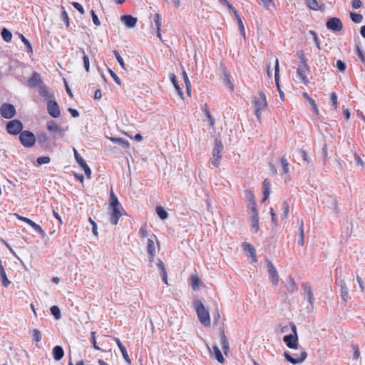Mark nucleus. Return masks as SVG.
<instances>
[{"instance_id":"f257e3e1","label":"nucleus","mask_w":365,"mask_h":365,"mask_svg":"<svg viewBox=\"0 0 365 365\" xmlns=\"http://www.w3.org/2000/svg\"><path fill=\"white\" fill-rule=\"evenodd\" d=\"M194 306L198 319L201 324H202L205 327H209L210 325V314L208 311L205 309L202 302L199 299H195L194 301Z\"/></svg>"},{"instance_id":"f03ea898","label":"nucleus","mask_w":365,"mask_h":365,"mask_svg":"<svg viewBox=\"0 0 365 365\" xmlns=\"http://www.w3.org/2000/svg\"><path fill=\"white\" fill-rule=\"evenodd\" d=\"M252 103L255 106V113L258 119L261 116V111L267 106L266 96L263 91H259L258 95L253 97Z\"/></svg>"},{"instance_id":"7ed1b4c3","label":"nucleus","mask_w":365,"mask_h":365,"mask_svg":"<svg viewBox=\"0 0 365 365\" xmlns=\"http://www.w3.org/2000/svg\"><path fill=\"white\" fill-rule=\"evenodd\" d=\"M19 140L25 148H31L36 143V135L31 131L23 130L19 134Z\"/></svg>"},{"instance_id":"20e7f679","label":"nucleus","mask_w":365,"mask_h":365,"mask_svg":"<svg viewBox=\"0 0 365 365\" xmlns=\"http://www.w3.org/2000/svg\"><path fill=\"white\" fill-rule=\"evenodd\" d=\"M291 329L292 334L284 336L283 337V341L289 348L297 349L298 348V336L297 332V327L294 324H291Z\"/></svg>"},{"instance_id":"39448f33","label":"nucleus","mask_w":365,"mask_h":365,"mask_svg":"<svg viewBox=\"0 0 365 365\" xmlns=\"http://www.w3.org/2000/svg\"><path fill=\"white\" fill-rule=\"evenodd\" d=\"M223 150V145L220 140L216 139L215 140V145L212 150V158H211L212 164L218 168L220 165L221 153Z\"/></svg>"},{"instance_id":"423d86ee","label":"nucleus","mask_w":365,"mask_h":365,"mask_svg":"<svg viewBox=\"0 0 365 365\" xmlns=\"http://www.w3.org/2000/svg\"><path fill=\"white\" fill-rule=\"evenodd\" d=\"M6 129L9 134L16 135L23 131V124L19 120L14 119L7 123Z\"/></svg>"},{"instance_id":"0eeeda50","label":"nucleus","mask_w":365,"mask_h":365,"mask_svg":"<svg viewBox=\"0 0 365 365\" xmlns=\"http://www.w3.org/2000/svg\"><path fill=\"white\" fill-rule=\"evenodd\" d=\"M326 26L330 31L339 32L342 30L343 24L339 18L331 17L327 21Z\"/></svg>"},{"instance_id":"6e6552de","label":"nucleus","mask_w":365,"mask_h":365,"mask_svg":"<svg viewBox=\"0 0 365 365\" xmlns=\"http://www.w3.org/2000/svg\"><path fill=\"white\" fill-rule=\"evenodd\" d=\"M1 115L6 119L12 118L16 114V109L11 103H3L0 107Z\"/></svg>"},{"instance_id":"1a4fd4ad","label":"nucleus","mask_w":365,"mask_h":365,"mask_svg":"<svg viewBox=\"0 0 365 365\" xmlns=\"http://www.w3.org/2000/svg\"><path fill=\"white\" fill-rule=\"evenodd\" d=\"M284 356L287 361L297 364L303 362L306 359L307 354L305 350H302L299 354H295L294 357H292L288 352H284Z\"/></svg>"},{"instance_id":"9d476101","label":"nucleus","mask_w":365,"mask_h":365,"mask_svg":"<svg viewBox=\"0 0 365 365\" xmlns=\"http://www.w3.org/2000/svg\"><path fill=\"white\" fill-rule=\"evenodd\" d=\"M47 110L48 114L54 118L60 116V108L56 101H53V98L47 101Z\"/></svg>"},{"instance_id":"9b49d317","label":"nucleus","mask_w":365,"mask_h":365,"mask_svg":"<svg viewBox=\"0 0 365 365\" xmlns=\"http://www.w3.org/2000/svg\"><path fill=\"white\" fill-rule=\"evenodd\" d=\"M36 141H37L44 150H48L51 148L49 138L44 131H38L36 133Z\"/></svg>"},{"instance_id":"f8f14e48","label":"nucleus","mask_w":365,"mask_h":365,"mask_svg":"<svg viewBox=\"0 0 365 365\" xmlns=\"http://www.w3.org/2000/svg\"><path fill=\"white\" fill-rule=\"evenodd\" d=\"M74 157L76 162L79 164V165L83 169L86 175L90 178L91 175V170L88 165H87L86 160L82 158V156L78 153L76 148H73Z\"/></svg>"},{"instance_id":"ddd939ff","label":"nucleus","mask_w":365,"mask_h":365,"mask_svg":"<svg viewBox=\"0 0 365 365\" xmlns=\"http://www.w3.org/2000/svg\"><path fill=\"white\" fill-rule=\"evenodd\" d=\"M27 83L29 87L31 88H38L43 83L41 75L36 71H34L31 73V76L29 78Z\"/></svg>"},{"instance_id":"4468645a","label":"nucleus","mask_w":365,"mask_h":365,"mask_svg":"<svg viewBox=\"0 0 365 365\" xmlns=\"http://www.w3.org/2000/svg\"><path fill=\"white\" fill-rule=\"evenodd\" d=\"M123 211L122 208H110L109 212V221L113 225H115L118 224L120 217L123 215Z\"/></svg>"},{"instance_id":"2eb2a0df","label":"nucleus","mask_w":365,"mask_h":365,"mask_svg":"<svg viewBox=\"0 0 365 365\" xmlns=\"http://www.w3.org/2000/svg\"><path fill=\"white\" fill-rule=\"evenodd\" d=\"M242 247L243 250L247 253L248 257L251 258L252 262H256V250L254 246L248 242H243Z\"/></svg>"},{"instance_id":"dca6fc26","label":"nucleus","mask_w":365,"mask_h":365,"mask_svg":"<svg viewBox=\"0 0 365 365\" xmlns=\"http://www.w3.org/2000/svg\"><path fill=\"white\" fill-rule=\"evenodd\" d=\"M306 71H310V67L308 64H305V66H299L297 71V76L304 84H307L309 83V79L305 73Z\"/></svg>"},{"instance_id":"f3484780","label":"nucleus","mask_w":365,"mask_h":365,"mask_svg":"<svg viewBox=\"0 0 365 365\" xmlns=\"http://www.w3.org/2000/svg\"><path fill=\"white\" fill-rule=\"evenodd\" d=\"M121 21L128 27L133 28L135 26L138 19L131 15H123L120 18Z\"/></svg>"},{"instance_id":"a211bd4d","label":"nucleus","mask_w":365,"mask_h":365,"mask_svg":"<svg viewBox=\"0 0 365 365\" xmlns=\"http://www.w3.org/2000/svg\"><path fill=\"white\" fill-rule=\"evenodd\" d=\"M222 83L230 89V91H233L234 85L231 82L230 73L225 67L222 68Z\"/></svg>"},{"instance_id":"6ab92c4d","label":"nucleus","mask_w":365,"mask_h":365,"mask_svg":"<svg viewBox=\"0 0 365 365\" xmlns=\"http://www.w3.org/2000/svg\"><path fill=\"white\" fill-rule=\"evenodd\" d=\"M115 341L125 362L129 365L131 364V360L128 356L126 348L124 346V345L122 344V342L118 338H115Z\"/></svg>"},{"instance_id":"aec40b11","label":"nucleus","mask_w":365,"mask_h":365,"mask_svg":"<svg viewBox=\"0 0 365 365\" xmlns=\"http://www.w3.org/2000/svg\"><path fill=\"white\" fill-rule=\"evenodd\" d=\"M38 91L41 96L45 99H47L48 101L54 98L53 94L49 92L48 88L43 83L38 88Z\"/></svg>"},{"instance_id":"412c9836","label":"nucleus","mask_w":365,"mask_h":365,"mask_svg":"<svg viewBox=\"0 0 365 365\" xmlns=\"http://www.w3.org/2000/svg\"><path fill=\"white\" fill-rule=\"evenodd\" d=\"M302 288L304 292V294L307 296V299L310 304L312 306L314 304V297L312 290L310 285L307 283H304L302 284Z\"/></svg>"},{"instance_id":"4be33fe9","label":"nucleus","mask_w":365,"mask_h":365,"mask_svg":"<svg viewBox=\"0 0 365 365\" xmlns=\"http://www.w3.org/2000/svg\"><path fill=\"white\" fill-rule=\"evenodd\" d=\"M220 342H221L222 349L225 354H227L230 349V347H229V342L225 336V330L223 328L220 329Z\"/></svg>"},{"instance_id":"5701e85b","label":"nucleus","mask_w":365,"mask_h":365,"mask_svg":"<svg viewBox=\"0 0 365 365\" xmlns=\"http://www.w3.org/2000/svg\"><path fill=\"white\" fill-rule=\"evenodd\" d=\"M284 284L287 291L291 293L295 292L297 290V285L291 276L287 277L284 281Z\"/></svg>"},{"instance_id":"b1692460","label":"nucleus","mask_w":365,"mask_h":365,"mask_svg":"<svg viewBox=\"0 0 365 365\" xmlns=\"http://www.w3.org/2000/svg\"><path fill=\"white\" fill-rule=\"evenodd\" d=\"M305 1L307 7L312 10L323 11L324 9V4H322L321 5H319L317 0H305Z\"/></svg>"},{"instance_id":"393cba45","label":"nucleus","mask_w":365,"mask_h":365,"mask_svg":"<svg viewBox=\"0 0 365 365\" xmlns=\"http://www.w3.org/2000/svg\"><path fill=\"white\" fill-rule=\"evenodd\" d=\"M271 182L268 179H265L263 182V198L262 202L267 200L270 194Z\"/></svg>"},{"instance_id":"a878e982","label":"nucleus","mask_w":365,"mask_h":365,"mask_svg":"<svg viewBox=\"0 0 365 365\" xmlns=\"http://www.w3.org/2000/svg\"><path fill=\"white\" fill-rule=\"evenodd\" d=\"M64 355V351L61 346H56L53 349V356L56 361L61 360Z\"/></svg>"},{"instance_id":"bb28decb","label":"nucleus","mask_w":365,"mask_h":365,"mask_svg":"<svg viewBox=\"0 0 365 365\" xmlns=\"http://www.w3.org/2000/svg\"><path fill=\"white\" fill-rule=\"evenodd\" d=\"M245 197L248 202L247 205H250V206L256 205L255 195H254V192L251 190L247 189L245 190Z\"/></svg>"},{"instance_id":"cd10ccee","label":"nucleus","mask_w":365,"mask_h":365,"mask_svg":"<svg viewBox=\"0 0 365 365\" xmlns=\"http://www.w3.org/2000/svg\"><path fill=\"white\" fill-rule=\"evenodd\" d=\"M110 140L114 143H117V144L120 145L124 149H128L130 147V143H129L128 140H127L125 138H113H113H110Z\"/></svg>"},{"instance_id":"c85d7f7f","label":"nucleus","mask_w":365,"mask_h":365,"mask_svg":"<svg viewBox=\"0 0 365 365\" xmlns=\"http://www.w3.org/2000/svg\"><path fill=\"white\" fill-rule=\"evenodd\" d=\"M109 206H110V208H115V207H116V208H122V205L119 202L117 197L115 196V195L114 194L113 190H111V192H110V197Z\"/></svg>"},{"instance_id":"c756f323","label":"nucleus","mask_w":365,"mask_h":365,"mask_svg":"<svg viewBox=\"0 0 365 365\" xmlns=\"http://www.w3.org/2000/svg\"><path fill=\"white\" fill-rule=\"evenodd\" d=\"M170 79L171 82L173 83L175 88L178 91V95L182 98H183V92L182 91V90H181V88H180V86H179V84L178 83L176 76L174 73H170Z\"/></svg>"},{"instance_id":"7c9ffc66","label":"nucleus","mask_w":365,"mask_h":365,"mask_svg":"<svg viewBox=\"0 0 365 365\" xmlns=\"http://www.w3.org/2000/svg\"><path fill=\"white\" fill-rule=\"evenodd\" d=\"M46 128L48 131L52 133L59 132L61 130V127L54 120L48 121Z\"/></svg>"},{"instance_id":"2f4dec72","label":"nucleus","mask_w":365,"mask_h":365,"mask_svg":"<svg viewBox=\"0 0 365 365\" xmlns=\"http://www.w3.org/2000/svg\"><path fill=\"white\" fill-rule=\"evenodd\" d=\"M341 297L345 302H348L350 299L349 290L345 283H342L341 285Z\"/></svg>"},{"instance_id":"473e14b6","label":"nucleus","mask_w":365,"mask_h":365,"mask_svg":"<svg viewBox=\"0 0 365 365\" xmlns=\"http://www.w3.org/2000/svg\"><path fill=\"white\" fill-rule=\"evenodd\" d=\"M152 29L160 30L161 28V16L159 14H155L153 19V23H152Z\"/></svg>"},{"instance_id":"72a5a7b5","label":"nucleus","mask_w":365,"mask_h":365,"mask_svg":"<svg viewBox=\"0 0 365 365\" xmlns=\"http://www.w3.org/2000/svg\"><path fill=\"white\" fill-rule=\"evenodd\" d=\"M147 252L152 257H153L155 254V244L151 238L148 239Z\"/></svg>"},{"instance_id":"f704fd0d","label":"nucleus","mask_w":365,"mask_h":365,"mask_svg":"<svg viewBox=\"0 0 365 365\" xmlns=\"http://www.w3.org/2000/svg\"><path fill=\"white\" fill-rule=\"evenodd\" d=\"M249 210V215L250 217V220L259 219V214L256 208V205L250 206L247 205Z\"/></svg>"},{"instance_id":"c9c22d12","label":"nucleus","mask_w":365,"mask_h":365,"mask_svg":"<svg viewBox=\"0 0 365 365\" xmlns=\"http://www.w3.org/2000/svg\"><path fill=\"white\" fill-rule=\"evenodd\" d=\"M274 81L276 86L278 88V86H279V65L277 58L275 59L274 63Z\"/></svg>"},{"instance_id":"e433bc0d","label":"nucleus","mask_w":365,"mask_h":365,"mask_svg":"<svg viewBox=\"0 0 365 365\" xmlns=\"http://www.w3.org/2000/svg\"><path fill=\"white\" fill-rule=\"evenodd\" d=\"M28 225H29L37 233L40 234L41 236L43 237L46 235V232L41 228V227L33 220H31Z\"/></svg>"},{"instance_id":"4c0bfd02","label":"nucleus","mask_w":365,"mask_h":365,"mask_svg":"<svg viewBox=\"0 0 365 365\" xmlns=\"http://www.w3.org/2000/svg\"><path fill=\"white\" fill-rule=\"evenodd\" d=\"M280 163L282 168V174L288 173L289 170V164L284 156H282L280 158Z\"/></svg>"},{"instance_id":"58836bf2","label":"nucleus","mask_w":365,"mask_h":365,"mask_svg":"<svg viewBox=\"0 0 365 365\" xmlns=\"http://www.w3.org/2000/svg\"><path fill=\"white\" fill-rule=\"evenodd\" d=\"M200 280L197 275H192L191 277V286L194 291H197L200 288Z\"/></svg>"},{"instance_id":"ea45409f","label":"nucleus","mask_w":365,"mask_h":365,"mask_svg":"<svg viewBox=\"0 0 365 365\" xmlns=\"http://www.w3.org/2000/svg\"><path fill=\"white\" fill-rule=\"evenodd\" d=\"M156 213L161 220H165L168 217L167 211L161 206L156 207Z\"/></svg>"},{"instance_id":"a19ab883","label":"nucleus","mask_w":365,"mask_h":365,"mask_svg":"<svg viewBox=\"0 0 365 365\" xmlns=\"http://www.w3.org/2000/svg\"><path fill=\"white\" fill-rule=\"evenodd\" d=\"M1 34L3 39L6 42H10L11 41L12 34L7 29L3 28L1 30Z\"/></svg>"},{"instance_id":"79ce46f5","label":"nucleus","mask_w":365,"mask_h":365,"mask_svg":"<svg viewBox=\"0 0 365 365\" xmlns=\"http://www.w3.org/2000/svg\"><path fill=\"white\" fill-rule=\"evenodd\" d=\"M79 51L83 54V65L86 71L87 72L90 70V62L88 56L85 53V51L83 48H80Z\"/></svg>"},{"instance_id":"37998d69","label":"nucleus","mask_w":365,"mask_h":365,"mask_svg":"<svg viewBox=\"0 0 365 365\" xmlns=\"http://www.w3.org/2000/svg\"><path fill=\"white\" fill-rule=\"evenodd\" d=\"M281 217L282 218H287L289 211V206L287 202H283L281 207Z\"/></svg>"},{"instance_id":"c03bdc74","label":"nucleus","mask_w":365,"mask_h":365,"mask_svg":"<svg viewBox=\"0 0 365 365\" xmlns=\"http://www.w3.org/2000/svg\"><path fill=\"white\" fill-rule=\"evenodd\" d=\"M202 110H203L205 115H206V117L207 118L208 120L210 121V125H214L215 120H214V119L212 117V115H211V113L210 112V110H209V107H208V106L207 104L204 105Z\"/></svg>"},{"instance_id":"a18cd8bd","label":"nucleus","mask_w":365,"mask_h":365,"mask_svg":"<svg viewBox=\"0 0 365 365\" xmlns=\"http://www.w3.org/2000/svg\"><path fill=\"white\" fill-rule=\"evenodd\" d=\"M265 267L267 268V272L269 274H277V271L274 266V264L269 260H265Z\"/></svg>"},{"instance_id":"49530a36","label":"nucleus","mask_w":365,"mask_h":365,"mask_svg":"<svg viewBox=\"0 0 365 365\" xmlns=\"http://www.w3.org/2000/svg\"><path fill=\"white\" fill-rule=\"evenodd\" d=\"M303 221H301L299 231V239L297 240V244L299 246L304 245V229H303Z\"/></svg>"},{"instance_id":"de8ad7c7","label":"nucleus","mask_w":365,"mask_h":365,"mask_svg":"<svg viewBox=\"0 0 365 365\" xmlns=\"http://www.w3.org/2000/svg\"><path fill=\"white\" fill-rule=\"evenodd\" d=\"M213 350H214V353H215L216 359L220 363H223L225 361V359H224L220 350L219 349V348L217 346H214Z\"/></svg>"},{"instance_id":"09e8293b","label":"nucleus","mask_w":365,"mask_h":365,"mask_svg":"<svg viewBox=\"0 0 365 365\" xmlns=\"http://www.w3.org/2000/svg\"><path fill=\"white\" fill-rule=\"evenodd\" d=\"M303 96L307 99V101L312 106L313 110L317 114L319 110H318L317 106L316 104L315 101L313 98H312L307 93H304Z\"/></svg>"},{"instance_id":"8fccbe9b","label":"nucleus","mask_w":365,"mask_h":365,"mask_svg":"<svg viewBox=\"0 0 365 365\" xmlns=\"http://www.w3.org/2000/svg\"><path fill=\"white\" fill-rule=\"evenodd\" d=\"M350 17H351V21L355 24H359L363 20V16L359 14H356V13L351 12L350 14Z\"/></svg>"},{"instance_id":"3c124183","label":"nucleus","mask_w":365,"mask_h":365,"mask_svg":"<svg viewBox=\"0 0 365 365\" xmlns=\"http://www.w3.org/2000/svg\"><path fill=\"white\" fill-rule=\"evenodd\" d=\"M251 222V230L253 233H257L259 230V219L252 220Z\"/></svg>"},{"instance_id":"603ef678","label":"nucleus","mask_w":365,"mask_h":365,"mask_svg":"<svg viewBox=\"0 0 365 365\" xmlns=\"http://www.w3.org/2000/svg\"><path fill=\"white\" fill-rule=\"evenodd\" d=\"M51 312L56 319H59L61 318V311L57 306H52L51 307Z\"/></svg>"},{"instance_id":"864d4df0","label":"nucleus","mask_w":365,"mask_h":365,"mask_svg":"<svg viewBox=\"0 0 365 365\" xmlns=\"http://www.w3.org/2000/svg\"><path fill=\"white\" fill-rule=\"evenodd\" d=\"M19 36L22 41V42L24 43V45L26 46V47L28 49V52L29 53H33V50H32V46H31V43L29 42V41L26 38L24 35L22 34H19Z\"/></svg>"},{"instance_id":"5fc2aeb1","label":"nucleus","mask_w":365,"mask_h":365,"mask_svg":"<svg viewBox=\"0 0 365 365\" xmlns=\"http://www.w3.org/2000/svg\"><path fill=\"white\" fill-rule=\"evenodd\" d=\"M32 337H33V340L36 341V342H38L41 340V331L37 329H34L32 330Z\"/></svg>"},{"instance_id":"6e6d98bb","label":"nucleus","mask_w":365,"mask_h":365,"mask_svg":"<svg viewBox=\"0 0 365 365\" xmlns=\"http://www.w3.org/2000/svg\"><path fill=\"white\" fill-rule=\"evenodd\" d=\"M115 57L116 58V60L118 61V62L119 63V64L120 65V66L125 69V63H124V61L123 59V58L121 57V56L120 55V53H118V51L116 50H114L113 51Z\"/></svg>"},{"instance_id":"4d7b16f0","label":"nucleus","mask_w":365,"mask_h":365,"mask_svg":"<svg viewBox=\"0 0 365 365\" xmlns=\"http://www.w3.org/2000/svg\"><path fill=\"white\" fill-rule=\"evenodd\" d=\"M351 348L354 351L353 358H354V359L356 360L360 357V351H359V346L355 344H351Z\"/></svg>"},{"instance_id":"13d9d810","label":"nucleus","mask_w":365,"mask_h":365,"mask_svg":"<svg viewBox=\"0 0 365 365\" xmlns=\"http://www.w3.org/2000/svg\"><path fill=\"white\" fill-rule=\"evenodd\" d=\"M156 266L158 268L160 274H167L165 265L163 262L160 259H158Z\"/></svg>"},{"instance_id":"bf43d9fd","label":"nucleus","mask_w":365,"mask_h":365,"mask_svg":"<svg viewBox=\"0 0 365 365\" xmlns=\"http://www.w3.org/2000/svg\"><path fill=\"white\" fill-rule=\"evenodd\" d=\"M108 73L111 76V77L113 78L114 81L118 84L119 86L121 85V81L120 78L116 75V73L110 68H108Z\"/></svg>"},{"instance_id":"052dcab7","label":"nucleus","mask_w":365,"mask_h":365,"mask_svg":"<svg viewBox=\"0 0 365 365\" xmlns=\"http://www.w3.org/2000/svg\"><path fill=\"white\" fill-rule=\"evenodd\" d=\"M62 9H63V11H62V14H61V19L66 24V26L69 27V18H68V15L67 12L66 11V10L64 9V8L62 7Z\"/></svg>"},{"instance_id":"680f3d73","label":"nucleus","mask_w":365,"mask_h":365,"mask_svg":"<svg viewBox=\"0 0 365 365\" xmlns=\"http://www.w3.org/2000/svg\"><path fill=\"white\" fill-rule=\"evenodd\" d=\"M50 160H51V159L48 156H41V157L37 158V159H36V162L39 165L47 164L50 162Z\"/></svg>"},{"instance_id":"e2e57ef3","label":"nucleus","mask_w":365,"mask_h":365,"mask_svg":"<svg viewBox=\"0 0 365 365\" xmlns=\"http://www.w3.org/2000/svg\"><path fill=\"white\" fill-rule=\"evenodd\" d=\"M182 75H183L185 83L186 85L187 91L189 93L190 91V88H191L190 82L189 81L188 76H187V75L185 71H183Z\"/></svg>"},{"instance_id":"0e129e2a","label":"nucleus","mask_w":365,"mask_h":365,"mask_svg":"<svg viewBox=\"0 0 365 365\" xmlns=\"http://www.w3.org/2000/svg\"><path fill=\"white\" fill-rule=\"evenodd\" d=\"M91 16H92V20H93V24L96 26H100L101 25V21H100L98 16L96 15V12L93 10H91Z\"/></svg>"},{"instance_id":"69168bd1","label":"nucleus","mask_w":365,"mask_h":365,"mask_svg":"<svg viewBox=\"0 0 365 365\" xmlns=\"http://www.w3.org/2000/svg\"><path fill=\"white\" fill-rule=\"evenodd\" d=\"M330 101H331V105L336 109L337 108V96H336V93L333 92L331 93Z\"/></svg>"},{"instance_id":"338daca9","label":"nucleus","mask_w":365,"mask_h":365,"mask_svg":"<svg viewBox=\"0 0 365 365\" xmlns=\"http://www.w3.org/2000/svg\"><path fill=\"white\" fill-rule=\"evenodd\" d=\"M336 66L340 71L342 72L344 71L346 69V64L341 60H338L336 61Z\"/></svg>"},{"instance_id":"774afa93","label":"nucleus","mask_w":365,"mask_h":365,"mask_svg":"<svg viewBox=\"0 0 365 365\" xmlns=\"http://www.w3.org/2000/svg\"><path fill=\"white\" fill-rule=\"evenodd\" d=\"M72 5L73 6V7L75 9H76L81 14H84V9L83 7V6L78 3V2H73L72 3Z\"/></svg>"}]
</instances>
